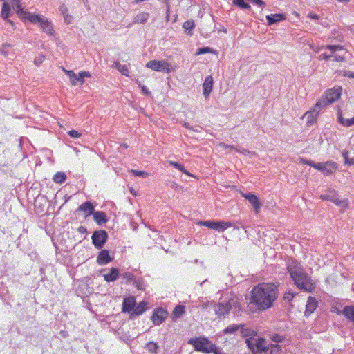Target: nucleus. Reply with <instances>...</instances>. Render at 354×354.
Segmentation results:
<instances>
[{
  "label": "nucleus",
  "instance_id": "f257e3e1",
  "mask_svg": "<svg viewBox=\"0 0 354 354\" xmlns=\"http://www.w3.org/2000/svg\"><path fill=\"white\" fill-rule=\"evenodd\" d=\"M278 295V286L275 283H259L252 290V301L255 304L257 309L262 311L273 306Z\"/></svg>",
  "mask_w": 354,
  "mask_h": 354
},
{
  "label": "nucleus",
  "instance_id": "f03ea898",
  "mask_svg": "<svg viewBox=\"0 0 354 354\" xmlns=\"http://www.w3.org/2000/svg\"><path fill=\"white\" fill-rule=\"evenodd\" d=\"M288 272L295 284L299 288L311 292L315 288V283L310 277L300 268L288 267Z\"/></svg>",
  "mask_w": 354,
  "mask_h": 354
},
{
  "label": "nucleus",
  "instance_id": "7ed1b4c3",
  "mask_svg": "<svg viewBox=\"0 0 354 354\" xmlns=\"http://www.w3.org/2000/svg\"><path fill=\"white\" fill-rule=\"evenodd\" d=\"M188 343L194 346L196 351H201L206 353H212L214 351V346L215 344L211 343V342L204 337H196L195 339H191Z\"/></svg>",
  "mask_w": 354,
  "mask_h": 354
},
{
  "label": "nucleus",
  "instance_id": "20e7f679",
  "mask_svg": "<svg viewBox=\"0 0 354 354\" xmlns=\"http://www.w3.org/2000/svg\"><path fill=\"white\" fill-rule=\"evenodd\" d=\"M12 6L19 17L24 19H28L29 21L36 24L41 23V21L44 18L40 15H30L29 12L24 11L21 5L20 0H12Z\"/></svg>",
  "mask_w": 354,
  "mask_h": 354
},
{
  "label": "nucleus",
  "instance_id": "39448f33",
  "mask_svg": "<svg viewBox=\"0 0 354 354\" xmlns=\"http://www.w3.org/2000/svg\"><path fill=\"white\" fill-rule=\"evenodd\" d=\"M92 243L97 249H102L108 239V234L104 230L95 231L91 236Z\"/></svg>",
  "mask_w": 354,
  "mask_h": 354
},
{
  "label": "nucleus",
  "instance_id": "423d86ee",
  "mask_svg": "<svg viewBox=\"0 0 354 354\" xmlns=\"http://www.w3.org/2000/svg\"><path fill=\"white\" fill-rule=\"evenodd\" d=\"M146 66L156 71L167 73L171 71L169 64L165 60H151L146 64Z\"/></svg>",
  "mask_w": 354,
  "mask_h": 354
},
{
  "label": "nucleus",
  "instance_id": "0eeeda50",
  "mask_svg": "<svg viewBox=\"0 0 354 354\" xmlns=\"http://www.w3.org/2000/svg\"><path fill=\"white\" fill-rule=\"evenodd\" d=\"M314 168L322 171L325 175H330L337 168V165L335 162L328 161L324 163H317Z\"/></svg>",
  "mask_w": 354,
  "mask_h": 354
},
{
  "label": "nucleus",
  "instance_id": "6e6552de",
  "mask_svg": "<svg viewBox=\"0 0 354 354\" xmlns=\"http://www.w3.org/2000/svg\"><path fill=\"white\" fill-rule=\"evenodd\" d=\"M167 311L162 308H156L151 317L153 323L156 325L162 324L167 317Z\"/></svg>",
  "mask_w": 354,
  "mask_h": 354
},
{
  "label": "nucleus",
  "instance_id": "1a4fd4ad",
  "mask_svg": "<svg viewBox=\"0 0 354 354\" xmlns=\"http://www.w3.org/2000/svg\"><path fill=\"white\" fill-rule=\"evenodd\" d=\"M328 100L326 99V97L325 95H324L321 99L318 100V102L315 105L313 111L306 113L308 114V120H310V118L313 116L314 114H315L316 117L318 115L319 112L320 111L321 109L332 104L331 102H328Z\"/></svg>",
  "mask_w": 354,
  "mask_h": 354
},
{
  "label": "nucleus",
  "instance_id": "9d476101",
  "mask_svg": "<svg viewBox=\"0 0 354 354\" xmlns=\"http://www.w3.org/2000/svg\"><path fill=\"white\" fill-rule=\"evenodd\" d=\"M214 310L219 318H225L230 313V306L227 301L218 303L214 306Z\"/></svg>",
  "mask_w": 354,
  "mask_h": 354
},
{
  "label": "nucleus",
  "instance_id": "9b49d317",
  "mask_svg": "<svg viewBox=\"0 0 354 354\" xmlns=\"http://www.w3.org/2000/svg\"><path fill=\"white\" fill-rule=\"evenodd\" d=\"M341 93L342 88L340 86H336L327 91L324 95L326 97V99L328 100V102L333 103L340 97Z\"/></svg>",
  "mask_w": 354,
  "mask_h": 354
},
{
  "label": "nucleus",
  "instance_id": "f8f14e48",
  "mask_svg": "<svg viewBox=\"0 0 354 354\" xmlns=\"http://www.w3.org/2000/svg\"><path fill=\"white\" fill-rule=\"evenodd\" d=\"M242 196L252 205L255 212L258 214L260 212L261 208V203L259 198L252 193L242 194Z\"/></svg>",
  "mask_w": 354,
  "mask_h": 354
},
{
  "label": "nucleus",
  "instance_id": "ddd939ff",
  "mask_svg": "<svg viewBox=\"0 0 354 354\" xmlns=\"http://www.w3.org/2000/svg\"><path fill=\"white\" fill-rule=\"evenodd\" d=\"M113 259V257H111L109 255V252L108 250H102L97 257V263L100 266L106 265L109 262H111Z\"/></svg>",
  "mask_w": 354,
  "mask_h": 354
},
{
  "label": "nucleus",
  "instance_id": "4468645a",
  "mask_svg": "<svg viewBox=\"0 0 354 354\" xmlns=\"http://www.w3.org/2000/svg\"><path fill=\"white\" fill-rule=\"evenodd\" d=\"M94 206L90 201H86L81 204L78 208L77 211H82L84 213V218H87L88 216L93 215L94 211Z\"/></svg>",
  "mask_w": 354,
  "mask_h": 354
},
{
  "label": "nucleus",
  "instance_id": "2eb2a0df",
  "mask_svg": "<svg viewBox=\"0 0 354 354\" xmlns=\"http://www.w3.org/2000/svg\"><path fill=\"white\" fill-rule=\"evenodd\" d=\"M136 304V298L134 297L125 298L122 302V312H128L132 313Z\"/></svg>",
  "mask_w": 354,
  "mask_h": 354
},
{
  "label": "nucleus",
  "instance_id": "dca6fc26",
  "mask_svg": "<svg viewBox=\"0 0 354 354\" xmlns=\"http://www.w3.org/2000/svg\"><path fill=\"white\" fill-rule=\"evenodd\" d=\"M317 308V301L313 297L310 296L308 298L307 303L306 305L305 315L308 316L313 313Z\"/></svg>",
  "mask_w": 354,
  "mask_h": 354
},
{
  "label": "nucleus",
  "instance_id": "f3484780",
  "mask_svg": "<svg viewBox=\"0 0 354 354\" xmlns=\"http://www.w3.org/2000/svg\"><path fill=\"white\" fill-rule=\"evenodd\" d=\"M213 82L214 81L212 75H208L205 77V81L203 84V95L205 97L209 96L210 93L212 92Z\"/></svg>",
  "mask_w": 354,
  "mask_h": 354
},
{
  "label": "nucleus",
  "instance_id": "a211bd4d",
  "mask_svg": "<svg viewBox=\"0 0 354 354\" xmlns=\"http://www.w3.org/2000/svg\"><path fill=\"white\" fill-rule=\"evenodd\" d=\"M120 276V272L118 268H111L109 273L104 274V279L106 282H113L118 279Z\"/></svg>",
  "mask_w": 354,
  "mask_h": 354
},
{
  "label": "nucleus",
  "instance_id": "6ab92c4d",
  "mask_svg": "<svg viewBox=\"0 0 354 354\" xmlns=\"http://www.w3.org/2000/svg\"><path fill=\"white\" fill-rule=\"evenodd\" d=\"M93 219L99 225H102L108 221L106 214L104 212L97 211L93 214Z\"/></svg>",
  "mask_w": 354,
  "mask_h": 354
},
{
  "label": "nucleus",
  "instance_id": "aec40b11",
  "mask_svg": "<svg viewBox=\"0 0 354 354\" xmlns=\"http://www.w3.org/2000/svg\"><path fill=\"white\" fill-rule=\"evenodd\" d=\"M227 304L230 306V310H234L236 313L241 310L240 301L237 296L234 295L227 301Z\"/></svg>",
  "mask_w": 354,
  "mask_h": 354
},
{
  "label": "nucleus",
  "instance_id": "412c9836",
  "mask_svg": "<svg viewBox=\"0 0 354 354\" xmlns=\"http://www.w3.org/2000/svg\"><path fill=\"white\" fill-rule=\"evenodd\" d=\"M256 350L261 354H266L269 350V344H268L263 338H259Z\"/></svg>",
  "mask_w": 354,
  "mask_h": 354
},
{
  "label": "nucleus",
  "instance_id": "4be33fe9",
  "mask_svg": "<svg viewBox=\"0 0 354 354\" xmlns=\"http://www.w3.org/2000/svg\"><path fill=\"white\" fill-rule=\"evenodd\" d=\"M268 25H272L277 22H279L286 19L283 14H272L266 16Z\"/></svg>",
  "mask_w": 354,
  "mask_h": 354
},
{
  "label": "nucleus",
  "instance_id": "5701e85b",
  "mask_svg": "<svg viewBox=\"0 0 354 354\" xmlns=\"http://www.w3.org/2000/svg\"><path fill=\"white\" fill-rule=\"evenodd\" d=\"M59 10L61 12V14L63 15L64 21L67 24H71L73 21V17L68 13V8L66 6L64 3H62L59 7Z\"/></svg>",
  "mask_w": 354,
  "mask_h": 354
},
{
  "label": "nucleus",
  "instance_id": "b1692460",
  "mask_svg": "<svg viewBox=\"0 0 354 354\" xmlns=\"http://www.w3.org/2000/svg\"><path fill=\"white\" fill-rule=\"evenodd\" d=\"M239 330H240V333H241V336L243 337H255L257 335V331H255L254 330H253L252 328H246L245 324L240 325Z\"/></svg>",
  "mask_w": 354,
  "mask_h": 354
},
{
  "label": "nucleus",
  "instance_id": "393cba45",
  "mask_svg": "<svg viewBox=\"0 0 354 354\" xmlns=\"http://www.w3.org/2000/svg\"><path fill=\"white\" fill-rule=\"evenodd\" d=\"M185 313V307L183 305H177L172 313V319H177Z\"/></svg>",
  "mask_w": 354,
  "mask_h": 354
},
{
  "label": "nucleus",
  "instance_id": "a878e982",
  "mask_svg": "<svg viewBox=\"0 0 354 354\" xmlns=\"http://www.w3.org/2000/svg\"><path fill=\"white\" fill-rule=\"evenodd\" d=\"M42 30L48 35H53V26L50 21H48L46 18H44L41 23L39 24Z\"/></svg>",
  "mask_w": 354,
  "mask_h": 354
},
{
  "label": "nucleus",
  "instance_id": "bb28decb",
  "mask_svg": "<svg viewBox=\"0 0 354 354\" xmlns=\"http://www.w3.org/2000/svg\"><path fill=\"white\" fill-rule=\"evenodd\" d=\"M232 226V223L231 222H227L223 221H215L214 230L218 232H223L227 228Z\"/></svg>",
  "mask_w": 354,
  "mask_h": 354
},
{
  "label": "nucleus",
  "instance_id": "cd10ccee",
  "mask_svg": "<svg viewBox=\"0 0 354 354\" xmlns=\"http://www.w3.org/2000/svg\"><path fill=\"white\" fill-rule=\"evenodd\" d=\"M339 122L345 127H351L354 125V116L350 119H344L342 117V111H339L337 113Z\"/></svg>",
  "mask_w": 354,
  "mask_h": 354
},
{
  "label": "nucleus",
  "instance_id": "c85d7f7f",
  "mask_svg": "<svg viewBox=\"0 0 354 354\" xmlns=\"http://www.w3.org/2000/svg\"><path fill=\"white\" fill-rule=\"evenodd\" d=\"M332 57L334 58V60L335 62H344V57L343 56H340V55H333V54L328 55L326 53L321 54L319 56V60L324 59V60L328 61L330 58H332Z\"/></svg>",
  "mask_w": 354,
  "mask_h": 354
},
{
  "label": "nucleus",
  "instance_id": "c756f323",
  "mask_svg": "<svg viewBox=\"0 0 354 354\" xmlns=\"http://www.w3.org/2000/svg\"><path fill=\"white\" fill-rule=\"evenodd\" d=\"M147 303L144 301H141L138 306L135 305L132 315H140L142 314L146 310Z\"/></svg>",
  "mask_w": 354,
  "mask_h": 354
},
{
  "label": "nucleus",
  "instance_id": "7c9ffc66",
  "mask_svg": "<svg viewBox=\"0 0 354 354\" xmlns=\"http://www.w3.org/2000/svg\"><path fill=\"white\" fill-rule=\"evenodd\" d=\"M332 202L337 206L343 208H347L348 205V201L339 198V196L337 193L334 195V198Z\"/></svg>",
  "mask_w": 354,
  "mask_h": 354
},
{
  "label": "nucleus",
  "instance_id": "2f4dec72",
  "mask_svg": "<svg viewBox=\"0 0 354 354\" xmlns=\"http://www.w3.org/2000/svg\"><path fill=\"white\" fill-rule=\"evenodd\" d=\"M149 17V14L148 12L139 13L135 17L133 23L144 24L147 21Z\"/></svg>",
  "mask_w": 354,
  "mask_h": 354
},
{
  "label": "nucleus",
  "instance_id": "473e14b6",
  "mask_svg": "<svg viewBox=\"0 0 354 354\" xmlns=\"http://www.w3.org/2000/svg\"><path fill=\"white\" fill-rule=\"evenodd\" d=\"M10 5L8 2H3L2 5V9L1 12V16L4 19L6 20L10 16Z\"/></svg>",
  "mask_w": 354,
  "mask_h": 354
},
{
  "label": "nucleus",
  "instance_id": "72a5a7b5",
  "mask_svg": "<svg viewBox=\"0 0 354 354\" xmlns=\"http://www.w3.org/2000/svg\"><path fill=\"white\" fill-rule=\"evenodd\" d=\"M342 313L346 318L354 322V306H346Z\"/></svg>",
  "mask_w": 354,
  "mask_h": 354
},
{
  "label": "nucleus",
  "instance_id": "f704fd0d",
  "mask_svg": "<svg viewBox=\"0 0 354 354\" xmlns=\"http://www.w3.org/2000/svg\"><path fill=\"white\" fill-rule=\"evenodd\" d=\"M66 179V175L64 172L58 171L57 172L53 178V180L55 183L57 184H62L63 183Z\"/></svg>",
  "mask_w": 354,
  "mask_h": 354
},
{
  "label": "nucleus",
  "instance_id": "c9c22d12",
  "mask_svg": "<svg viewBox=\"0 0 354 354\" xmlns=\"http://www.w3.org/2000/svg\"><path fill=\"white\" fill-rule=\"evenodd\" d=\"M113 66L116 68L123 75L129 77V70L126 65H122L119 62H115Z\"/></svg>",
  "mask_w": 354,
  "mask_h": 354
},
{
  "label": "nucleus",
  "instance_id": "e433bc0d",
  "mask_svg": "<svg viewBox=\"0 0 354 354\" xmlns=\"http://www.w3.org/2000/svg\"><path fill=\"white\" fill-rule=\"evenodd\" d=\"M91 77V73L88 71H82L76 75V83L78 82L80 84L84 83V78Z\"/></svg>",
  "mask_w": 354,
  "mask_h": 354
},
{
  "label": "nucleus",
  "instance_id": "4c0bfd02",
  "mask_svg": "<svg viewBox=\"0 0 354 354\" xmlns=\"http://www.w3.org/2000/svg\"><path fill=\"white\" fill-rule=\"evenodd\" d=\"M183 27L186 32L188 31L187 33L189 35H192V30L195 27V23L193 20H187L183 24Z\"/></svg>",
  "mask_w": 354,
  "mask_h": 354
},
{
  "label": "nucleus",
  "instance_id": "58836bf2",
  "mask_svg": "<svg viewBox=\"0 0 354 354\" xmlns=\"http://www.w3.org/2000/svg\"><path fill=\"white\" fill-rule=\"evenodd\" d=\"M168 163L170 165L174 167L176 169H177L179 171H182L183 174H186V175H187L189 176H192L191 174L188 171H187L185 169V168L184 167L183 165L176 162L171 161V160L168 161Z\"/></svg>",
  "mask_w": 354,
  "mask_h": 354
},
{
  "label": "nucleus",
  "instance_id": "ea45409f",
  "mask_svg": "<svg viewBox=\"0 0 354 354\" xmlns=\"http://www.w3.org/2000/svg\"><path fill=\"white\" fill-rule=\"evenodd\" d=\"M257 340L258 339H255L254 337H251L245 339V343L251 351H254L256 349Z\"/></svg>",
  "mask_w": 354,
  "mask_h": 354
},
{
  "label": "nucleus",
  "instance_id": "a19ab883",
  "mask_svg": "<svg viewBox=\"0 0 354 354\" xmlns=\"http://www.w3.org/2000/svg\"><path fill=\"white\" fill-rule=\"evenodd\" d=\"M239 328H240V325L232 324V325L228 326L223 330V333L224 334H232V333L236 332L238 330H239Z\"/></svg>",
  "mask_w": 354,
  "mask_h": 354
},
{
  "label": "nucleus",
  "instance_id": "79ce46f5",
  "mask_svg": "<svg viewBox=\"0 0 354 354\" xmlns=\"http://www.w3.org/2000/svg\"><path fill=\"white\" fill-rule=\"evenodd\" d=\"M63 70L65 72V73L70 78L71 84L73 86L76 85V75H77L74 73V71L66 70L65 68H63Z\"/></svg>",
  "mask_w": 354,
  "mask_h": 354
},
{
  "label": "nucleus",
  "instance_id": "37998d69",
  "mask_svg": "<svg viewBox=\"0 0 354 354\" xmlns=\"http://www.w3.org/2000/svg\"><path fill=\"white\" fill-rule=\"evenodd\" d=\"M122 279L124 281L125 283L128 282L133 281L134 280L135 277L129 272H124L121 274Z\"/></svg>",
  "mask_w": 354,
  "mask_h": 354
},
{
  "label": "nucleus",
  "instance_id": "c03bdc74",
  "mask_svg": "<svg viewBox=\"0 0 354 354\" xmlns=\"http://www.w3.org/2000/svg\"><path fill=\"white\" fill-rule=\"evenodd\" d=\"M134 286L137 288V289L140 290H145V284L144 283V281L142 279H135L133 281Z\"/></svg>",
  "mask_w": 354,
  "mask_h": 354
},
{
  "label": "nucleus",
  "instance_id": "a18cd8bd",
  "mask_svg": "<svg viewBox=\"0 0 354 354\" xmlns=\"http://www.w3.org/2000/svg\"><path fill=\"white\" fill-rule=\"evenodd\" d=\"M336 194V192L335 190H330L329 194H322L320 196V198L322 200L333 201L334 195Z\"/></svg>",
  "mask_w": 354,
  "mask_h": 354
},
{
  "label": "nucleus",
  "instance_id": "49530a36",
  "mask_svg": "<svg viewBox=\"0 0 354 354\" xmlns=\"http://www.w3.org/2000/svg\"><path fill=\"white\" fill-rule=\"evenodd\" d=\"M198 225L201 226H205L209 229L214 230L215 221H201L198 223Z\"/></svg>",
  "mask_w": 354,
  "mask_h": 354
},
{
  "label": "nucleus",
  "instance_id": "de8ad7c7",
  "mask_svg": "<svg viewBox=\"0 0 354 354\" xmlns=\"http://www.w3.org/2000/svg\"><path fill=\"white\" fill-rule=\"evenodd\" d=\"M233 3L243 9H250V6L244 0H233Z\"/></svg>",
  "mask_w": 354,
  "mask_h": 354
},
{
  "label": "nucleus",
  "instance_id": "09e8293b",
  "mask_svg": "<svg viewBox=\"0 0 354 354\" xmlns=\"http://www.w3.org/2000/svg\"><path fill=\"white\" fill-rule=\"evenodd\" d=\"M228 149H234L236 152L243 153L244 155H248V154L250 153V151H248V150H247L245 149H243V148L236 147L234 145H229V148Z\"/></svg>",
  "mask_w": 354,
  "mask_h": 354
},
{
  "label": "nucleus",
  "instance_id": "8fccbe9b",
  "mask_svg": "<svg viewBox=\"0 0 354 354\" xmlns=\"http://www.w3.org/2000/svg\"><path fill=\"white\" fill-rule=\"evenodd\" d=\"M342 156L344 159V163L348 165H354V160L353 158H348V152L347 151H344L342 153Z\"/></svg>",
  "mask_w": 354,
  "mask_h": 354
},
{
  "label": "nucleus",
  "instance_id": "3c124183",
  "mask_svg": "<svg viewBox=\"0 0 354 354\" xmlns=\"http://www.w3.org/2000/svg\"><path fill=\"white\" fill-rule=\"evenodd\" d=\"M281 347L278 344H272L270 346V354H281Z\"/></svg>",
  "mask_w": 354,
  "mask_h": 354
},
{
  "label": "nucleus",
  "instance_id": "603ef678",
  "mask_svg": "<svg viewBox=\"0 0 354 354\" xmlns=\"http://www.w3.org/2000/svg\"><path fill=\"white\" fill-rule=\"evenodd\" d=\"M146 348L151 353H156L157 349H158V344L156 343L151 342H149L147 344Z\"/></svg>",
  "mask_w": 354,
  "mask_h": 354
},
{
  "label": "nucleus",
  "instance_id": "864d4df0",
  "mask_svg": "<svg viewBox=\"0 0 354 354\" xmlns=\"http://www.w3.org/2000/svg\"><path fill=\"white\" fill-rule=\"evenodd\" d=\"M131 173L133 174L135 176H140L142 178H146V177L149 176V174L144 171H138V170L132 169V170H131Z\"/></svg>",
  "mask_w": 354,
  "mask_h": 354
},
{
  "label": "nucleus",
  "instance_id": "5fc2aeb1",
  "mask_svg": "<svg viewBox=\"0 0 354 354\" xmlns=\"http://www.w3.org/2000/svg\"><path fill=\"white\" fill-rule=\"evenodd\" d=\"M326 48L330 50L332 53L337 50H344L343 46L340 45H327L326 46Z\"/></svg>",
  "mask_w": 354,
  "mask_h": 354
},
{
  "label": "nucleus",
  "instance_id": "6e6d98bb",
  "mask_svg": "<svg viewBox=\"0 0 354 354\" xmlns=\"http://www.w3.org/2000/svg\"><path fill=\"white\" fill-rule=\"evenodd\" d=\"M45 59V57L43 55H39V57H36L34 60V63L36 66H39Z\"/></svg>",
  "mask_w": 354,
  "mask_h": 354
},
{
  "label": "nucleus",
  "instance_id": "4d7b16f0",
  "mask_svg": "<svg viewBox=\"0 0 354 354\" xmlns=\"http://www.w3.org/2000/svg\"><path fill=\"white\" fill-rule=\"evenodd\" d=\"M271 339L274 342H281L283 340V337L277 334H274L270 337Z\"/></svg>",
  "mask_w": 354,
  "mask_h": 354
},
{
  "label": "nucleus",
  "instance_id": "13d9d810",
  "mask_svg": "<svg viewBox=\"0 0 354 354\" xmlns=\"http://www.w3.org/2000/svg\"><path fill=\"white\" fill-rule=\"evenodd\" d=\"M68 136L72 138H77L80 137L81 133H80L78 131L75 130H71L68 133Z\"/></svg>",
  "mask_w": 354,
  "mask_h": 354
},
{
  "label": "nucleus",
  "instance_id": "bf43d9fd",
  "mask_svg": "<svg viewBox=\"0 0 354 354\" xmlns=\"http://www.w3.org/2000/svg\"><path fill=\"white\" fill-rule=\"evenodd\" d=\"M293 297H294L293 293H292L290 292H287L284 294L283 299L285 301H290L293 299Z\"/></svg>",
  "mask_w": 354,
  "mask_h": 354
},
{
  "label": "nucleus",
  "instance_id": "052dcab7",
  "mask_svg": "<svg viewBox=\"0 0 354 354\" xmlns=\"http://www.w3.org/2000/svg\"><path fill=\"white\" fill-rule=\"evenodd\" d=\"M301 162L304 165H310L313 167H314V166L316 165V164H317V163H315L314 162H313L312 160H306V159H304V158L301 159Z\"/></svg>",
  "mask_w": 354,
  "mask_h": 354
},
{
  "label": "nucleus",
  "instance_id": "680f3d73",
  "mask_svg": "<svg viewBox=\"0 0 354 354\" xmlns=\"http://www.w3.org/2000/svg\"><path fill=\"white\" fill-rule=\"evenodd\" d=\"M10 45L8 44H3L1 48L0 49V53L4 56L7 57L8 55V50H6V47L9 46Z\"/></svg>",
  "mask_w": 354,
  "mask_h": 354
},
{
  "label": "nucleus",
  "instance_id": "e2e57ef3",
  "mask_svg": "<svg viewBox=\"0 0 354 354\" xmlns=\"http://www.w3.org/2000/svg\"><path fill=\"white\" fill-rule=\"evenodd\" d=\"M209 51H210V48L209 47H203V48H201L198 50L197 54H198V55L205 54V53H209Z\"/></svg>",
  "mask_w": 354,
  "mask_h": 354
},
{
  "label": "nucleus",
  "instance_id": "0e129e2a",
  "mask_svg": "<svg viewBox=\"0 0 354 354\" xmlns=\"http://www.w3.org/2000/svg\"><path fill=\"white\" fill-rule=\"evenodd\" d=\"M138 85L141 87L142 92L143 94L146 95H149L151 94L150 91H149L148 88L145 86H141L139 82H138Z\"/></svg>",
  "mask_w": 354,
  "mask_h": 354
},
{
  "label": "nucleus",
  "instance_id": "69168bd1",
  "mask_svg": "<svg viewBox=\"0 0 354 354\" xmlns=\"http://www.w3.org/2000/svg\"><path fill=\"white\" fill-rule=\"evenodd\" d=\"M253 3H255L256 5L259 6H263L266 5V3L263 1L262 0H249Z\"/></svg>",
  "mask_w": 354,
  "mask_h": 354
},
{
  "label": "nucleus",
  "instance_id": "338daca9",
  "mask_svg": "<svg viewBox=\"0 0 354 354\" xmlns=\"http://www.w3.org/2000/svg\"><path fill=\"white\" fill-rule=\"evenodd\" d=\"M343 75L350 78H354V73L349 71H344L343 72Z\"/></svg>",
  "mask_w": 354,
  "mask_h": 354
},
{
  "label": "nucleus",
  "instance_id": "774afa93",
  "mask_svg": "<svg viewBox=\"0 0 354 354\" xmlns=\"http://www.w3.org/2000/svg\"><path fill=\"white\" fill-rule=\"evenodd\" d=\"M214 351H212V353H213L214 354H225V353L221 351L220 350H218L216 345L214 346Z\"/></svg>",
  "mask_w": 354,
  "mask_h": 354
}]
</instances>
